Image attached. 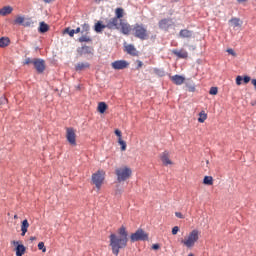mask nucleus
<instances>
[{
	"label": "nucleus",
	"instance_id": "obj_1",
	"mask_svg": "<svg viewBox=\"0 0 256 256\" xmlns=\"http://www.w3.org/2000/svg\"><path fill=\"white\" fill-rule=\"evenodd\" d=\"M120 26L123 35H133L135 39H140V41H147L149 39V31H147L143 24L136 23L131 26L129 23L120 20Z\"/></svg>",
	"mask_w": 256,
	"mask_h": 256
},
{
	"label": "nucleus",
	"instance_id": "obj_2",
	"mask_svg": "<svg viewBox=\"0 0 256 256\" xmlns=\"http://www.w3.org/2000/svg\"><path fill=\"white\" fill-rule=\"evenodd\" d=\"M118 235L115 234L110 235V247L112 249V253L114 255H119L120 249H125L127 247V243H129V233L127 232V228L125 226H121L118 229Z\"/></svg>",
	"mask_w": 256,
	"mask_h": 256
},
{
	"label": "nucleus",
	"instance_id": "obj_3",
	"mask_svg": "<svg viewBox=\"0 0 256 256\" xmlns=\"http://www.w3.org/2000/svg\"><path fill=\"white\" fill-rule=\"evenodd\" d=\"M115 175L117 176L118 183H122V181H127L131 179V175H133V170L127 166H122L115 170Z\"/></svg>",
	"mask_w": 256,
	"mask_h": 256
},
{
	"label": "nucleus",
	"instance_id": "obj_4",
	"mask_svg": "<svg viewBox=\"0 0 256 256\" xmlns=\"http://www.w3.org/2000/svg\"><path fill=\"white\" fill-rule=\"evenodd\" d=\"M91 183L95 185L97 191H101V187H103V183H105V170H98L93 173Z\"/></svg>",
	"mask_w": 256,
	"mask_h": 256
},
{
	"label": "nucleus",
	"instance_id": "obj_5",
	"mask_svg": "<svg viewBox=\"0 0 256 256\" xmlns=\"http://www.w3.org/2000/svg\"><path fill=\"white\" fill-rule=\"evenodd\" d=\"M199 241V230L194 229L192 230L188 237L181 241L185 245V247H188V249H191V247H195V243Z\"/></svg>",
	"mask_w": 256,
	"mask_h": 256
},
{
	"label": "nucleus",
	"instance_id": "obj_6",
	"mask_svg": "<svg viewBox=\"0 0 256 256\" xmlns=\"http://www.w3.org/2000/svg\"><path fill=\"white\" fill-rule=\"evenodd\" d=\"M149 239V235L145 233V231L139 228L135 233L130 235L131 243H135L137 241H147Z\"/></svg>",
	"mask_w": 256,
	"mask_h": 256
},
{
	"label": "nucleus",
	"instance_id": "obj_7",
	"mask_svg": "<svg viewBox=\"0 0 256 256\" xmlns=\"http://www.w3.org/2000/svg\"><path fill=\"white\" fill-rule=\"evenodd\" d=\"M66 139L72 147H77V134L75 133V128H66Z\"/></svg>",
	"mask_w": 256,
	"mask_h": 256
},
{
	"label": "nucleus",
	"instance_id": "obj_8",
	"mask_svg": "<svg viewBox=\"0 0 256 256\" xmlns=\"http://www.w3.org/2000/svg\"><path fill=\"white\" fill-rule=\"evenodd\" d=\"M121 21H123V19H119V18H110L109 20H106V29H117L121 31Z\"/></svg>",
	"mask_w": 256,
	"mask_h": 256
},
{
	"label": "nucleus",
	"instance_id": "obj_9",
	"mask_svg": "<svg viewBox=\"0 0 256 256\" xmlns=\"http://www.w3.org/2000/svg\"><path fill=\"white\" fill-rule=\"evenodd\" d=\"M33 66H34V69H36V72L39 74L45 73V69H47V66L45 65V60L41 58H34Z\"/></svg>",
	"mask_w": 256,
	"mask_h": 256
},
{
	"label": "nucleus",
	"instance_id": "obj_10",
	"mask_svg": "<svg viewBox=\"0 0 256 256\" xmlns=\"http://www.w3.org/2000/svg\"><path fill=\"white\" fill-rule=\"evenodd\" d=\"M159 29L162 31H169L171 27H173V19L172 18H163L158 22Z\"/></svg>",
	"mask_w": 256,
	"mask_h": 256
},
{
	"label": "nucleus",
	"instance_id": "obj_11",
	"mask_svg": "<svg viewBox=\"0 0 256 256\" xmlns=\"http://www.w3.org/2000/svg\"><path fill=\"white\" fill-rule=\"evenodd\" d=\"M112 67L116 71H121V70L127 69V67H129V62H127L126 60H116L112 63Z\"/></svg>",
	"mask_w": 256,
	"mask_h": 256
},
{
	"label": "nucleus",
	"instance_id": "obj_12",
	"mask_svg": "<svg viewBox=\"0 0 256 256\" xmlns=\"http://www.w3.org/2000/svg\"><path fill=\"white\" fill-rule=\"evenodd\" d=\"M124 51L128 53V55H131V57H139V51H137V48H135L133 44L125 46Z\"/></svg>",
	"mask_w": 256,
	"mask_h": 256
},
{
	"label": "nucleus",
	"instance_id": "obj_13",
	"mask_svg": "<svg viewBox=\"0 0 256 256\" xmlns=\"http://www.w3.org/2000/svg\"><path fill=\"white\" fill-rule=\"evenodd\" d=\"M172 54L175 55V57H178V59H188L189 57V53H187L185 49L173 50Z\"/></svg>",
	"mask_w": 256,
	"mask_h": 256
},
{
	"label": "nucleus",
	"instance_id": "obj_14",
	"mask_svg": "<svg viewBox=\"0 0 256 256\" xmlns=\"http://www.w3.org/2000/svg\"><path fill=\"white\" fill-rule=\"evenodd\" d=\"M179 37L181 39H193V31L189 29H182L179 32Z\"/></svg>",
	"mask_w": 256,
	"mask_h": 256
},
{
	"label": "nucleus",
	"instance_id": "obj_15",
	"mask_svg": "<svg viewBox=\"0 0 256 256\" xmlns=\"http://www.w3.org/2000/svg\"><path fill=\"white\" fill-rule=\"evenodd\" d=\"M170 81H172L174 85H183V83H185V77L176 74L170 77Z\"/></svg>",
	"mask_w": 256,
	"mask_h": 256
},
{
	"label": "nucleus",
	"instance_id": "obj_16",
	"mask_svg": "<svg viewBox=\"0 0 256 256\" xmlns=\"http://www.w3.org/2000/svg\"><path fill=\"white\" fill-rule=\"evenodd\" d=\"M79 55H92L93 54V48L89 46H82L78 50Z\"/></svg>",
	"mask_w": 256,
	"mask_h": 256
},
{
	"label": "nucleus",
	"instance_id": "obj_17",
	"mask_svg": "<svg viewBox=\"0 0 256 256\" xmlns=\"http://www.w3.org/2000/svg\"><path fill=\"white\" fill-rule=\"evenodd\" d=\"M161 161L163 163V165H173V162L171 161V159H169V152L164 151L162 156H161Z\"/></svg>",
	"mask_w": 256,
	"mask_h": 256
},
{
	"label": "nucleus",
	"instance_id": "obj_18",
	"mask_svg": "<svg viewBox=\"0 0 256 256\" xmlns=\"http://www.w3.org/2000/svg\"><path fill=\"white\" fill-rule=\"evenodd\" d=\"M249 81H251V77L249 76H237L236 77V84L237 85H242V83H244L245 85H247V83H249Z\"/></svg>",
	"mask_w": 256,
	"mask_h": 256
},
{
	"label": "nucleus",
	"instance_id": "obj_19",
	"mask_svg": "<svg viewBox=\"0 0 256 256\" xmlns=\"http://www.w3.org/2000/svg\"><path fill=\"white\" fill-rule=\"evenodd\" d=\"M12 13H13V7L11 6H4L2 9H0V15H2V17L11 15Z\"/></svg>",
	"mask_w": 256,
	"mask_h": 256
},
{
	"label": "nucleus",
	"instance_id": "obj_20",
	"mask_svg": "<svg viewBox=\"0 0 256 256\" xmlns=\"http://www.w3.org/2000/svg\"><path fill=\"white\" fill-rule=\"evenodd\" d=\"M91 67V64L88 62L85 63H78L75 65V71H85V69H89Z\"/></svg>",
	"mask_w": 256,
	"mask_h": 256
},
{
	"label": "nucleus",
	"instance_id": "obj_21",
	"mask_svg": "<svg viewBox=\"0 0 256 256\" xmlns=\"http://www.w3.org/2000/svg\"><path fill=\"white\" fill-rule=\"evenodd\" d=\"M28 229H29V221L27 219H25L22 221V224H21V232H22L21 236L22 237H25Z\"/></svg>",
	"mask_w": 256,
	"mask_h": 256
},
{
	"label": "nucleus",
	"instance_id": "obj_22",
	"mask_svg": "<svg viewBox=\"0 0 256 256\" xmlns=\"http://www.w3.org/2000/svg\"><path fill=\"white\" fill-rule=\"evenodd\" d=\"M125 15V10L123 8H116L115 9V18L119 19L121 21V19H123Z\"/></svg>",
	"mask_w": 256,
	"mask_h": 256
},
{
	"label": "nucleus",
	"instance_id": "obj_23",
	"mask_svg": "<svg viewBox=\"0 0 256 256\" xmlns=\"http://www.w3.org/2000/svg\"><path fill=\"white\" fill-rule=\"evenodd\" d=\"M10 44H11V39H9V37L0 38V47L2 48L9 47Z\"/></svg>",
	"mask_w": 256,
	"mask_h": 256
},
{
	"label": "nucleus",
	"instance_id": "obj_24",
	"mask_svg": "<svg viewBox=\"0 0 256 256\" xmlns=\"http://www.w3.org/2000/svg\"><path fill=\"white\" fill-rule=\"evenodd\" d=\"M26 248L23 244H18L16 246V256H23L25 255Z\"/></svg>",
	"mask_w": 256,
	"mask_h": 256
},
{
	"label": "nucleus",
	"instance_id": "obj_25",
	"mask_svg": "<svg viewBox=\"0 0 256 256\" xmlns=\"http://www.w3.org/2000/svg\"><path fill=\"white\" fill-rule=\"evenodd\" d=\"M103 29H107V24L104 25L101 22H97L94 26V30L96 31V33H101Z\"/></svg>",
	"mask_w": 256,
	"mask_h": 256
},
{
	"label": "nucleus",
	"instance_id": "obj_26",
	"mask_svg": "<svg viewBox=\"0 0 256 256\" xmlns=\"http://www.w3.org/2000/svg\"><path fill=\"white\" fill-rule=\"evenodd\" d=\"M107 103L105 102H100L98 104V108H97V111L101 113V115H103V113H105L107 111Z\"/></svg>",
	"mask_w": 256,
	"mask_h": 256
},
{
	"label": "nucleus",
	"instance_id": "obj_27",
	"mask_svg": "<svg viewBox=\"0 0 256 256\" xmlns=\"http://www.w3.org/2000/svg\"><path fill=\"white\" fill-rule=\"evenodd\" d=\"M231 27L235 29V27H241V19L239 18H232L230 19Z\"/></svg>",
	"mask_w": 256,
	"mask_h": 256
},
{
	"label": "nucleus",
	"instance_id": "obj_28",
	"mask_svg": "<svg viewBox=\"0 0 256 256\" xmlns=\"http://www.w3.org/2000/svg\"><path fill=\"white\" fill-rule=\"evenodd\" d=\"M49 31V26L45 22L40 23L39 32L40 33H47Z\"/></svg>",
	"mask_w": 256,
	"mask_h": 256
},
{
	"label": "nucleus",
	"instance_id": "obj_29",
	"mask_svg": "<svg viewBox=\"0 0 256 256\" xmlns=\"http://www.w3.org/2000/svg\"><path fill=\"white\" fill-rule=\"evenodd\" d=\"M207 120V113H205V111H201L199 113V118H198V122L199 123H205V121Z\"/></svg>",
	"mask_w": 256,
	"mask_h": 256
},
{
	"label": "nucleus",
	"instance_id": "obj_30",
	"mask_svg": "<svg viewBox=\"0 0 256 256\" xmlns=\"http://www.w3.org/2000/svg\"><path fill=\"white\" fill-rule=\"evenodd\" d=\"M204 185H213V177L205 176L203 179Z\"/></svg>",
	"mask_w": 256,
	"mask_h": 256
},
{
	"label": "nucleus",
	"instance_id": "obj_31",
	"mask_svg": "<svg viewBox=\"0 0 256 256\" xmlns=\"http://www.w3.org/2000/svg\"><path fill=\"white\" fill-rule=\"evenodd\" d=\"M154 73H155L158 77H165V71H164L163 69L154 68Z\"/></svg>",
	"mask_w": 256,
	"mask_h": 256
},
{
	"label": "nucleus",
	"instance_id": "obj_32",
	"mask_svg": "<svg viewBox=\"0 0 256 256\" xmlns=\"http://www.w3.org/2000/svg\"><path fill=\"white\" fill-rule=\"evenodd\" d=\"M25 21V18L21 17V16H17L16 19L14 20V24L15 25H23Z\"/></svg>",
	"mask_w": 256,
	"mask_h": 256
},
{
	"label": "nucleus",
	"instance_id": "obj_33",
	"mask_svg": "<svg viewBox=\"0 0 256 256\" xmlns=\"http://www.w3.org/2000/svg\"><path fill=\"white\" fill-rule=\"evenodd\" d=\"M78 41L80 42V43H91V38H89V37H87V36H81L79 39H78Z\"/></svg>",
	"mask_w": 256,
	"mask_h": 256
},
{
	"label": "nucleus",
	"instance_id": "obj_34",
	"mask_svg": "<svg viewBox=\"0 0 256 256\" xmlns=\"http://www.w3.org/2000/svg\"><path fill=\"white\" fill-rule=\"evenodd\" d=\"M118 143L121 145V151H125V149H127V143H125L122 138H118Z\"/></svg>",
	"mask_w": 256,
	"mask_h": 256
},
{
	"label": "nucleus",
	"instance_id": "obj_35",
	"mask_svg": "<svg viewBox=\"0 0 256 256\" xmlns=\"http://www.w3.org/2000/svg\"><path fill=\"white\" fill-rule=\"evenodd\" d=\"M38 249L42 251V253H45V251H47V248L45 247V243L43 242L38 243Z\"/></svg>",
	"mask_w": 256,
	"mask_h": 256
},
{
	"label": "nucleus",
	"instance_id": "obj_36",
	"mask_svg": "<svg viewBox=\"0 0 256 256\" xmlns=\"http://www.w3.org/2000/svg\"><path fill=\"white\" fill-rule=\"evenodd\" d=\"M218 92H219V90H218L217 87H211L210 91H209V94L210 95H217Z\"/></svg>",
	"mask_w": 256,
	"mask_h": 256
},
{
	"label": "nucleus",
	"instance_id": "obj_37",
	"mask_svg": "<svg viewBox=\"0 0 256 256\" xmlns=\"http://www.w3.org/2000/svg\"><path fill=\"white\" fill-rule=\"evenodd\" d=\"M64 33H68V35L70 36V37H73L74 35H75V30H70L69 28H66L65 30H64Z\"/></svg>",
	"mask_w": 256,
	"mask_h": 256
},
{
	"label": "nucleus",
	"instance_id": "obj_38",
	"mask_svg": "<svg viewBox=\"0 0 256 256\" xmlns=\"http://www.w3.org/2000/svg\"><path fill=\"white\" fill-rule=\"evenodd\" d=\"M177 233H179V226H174L172 228V235H177Z\"/></svg>",
	"mask_w": 256,
	"mask_h": 256
},
{
	"label": "nucleus",
	"instance_id": "obj_39",
	"mask_svg": "<svg viewBox=\"0 0 256 256\" xmlns=\"http://www.w3.org/2000/svg\"><path fill=\"white\" fill-rule=\"evenodd\" d=\"M31 64L33 65V59L31 60V58H26L24 65H31Z\"/></svg>",
	"mask_w": 256,
	"mask_h": 256
},
{
	"label": "nucleus",
	"instance_id": "obj_40",
	"mask_svg": "<svg viewBox=\"0 0 256 256\" xmlns=\"http://www.w3.org/2000/svg\"><path fill=\"white\" fill-rule=\"evenodd\" d=\"M227 53H229V55H232V57H237V54L235 53V51L233 49H228Z\"/></svg>",
	"mask_w": 256,
	"mask_h": 256
},
{
	"label": "nucleus",
	"instance_id": "obj_41",
	"mask_svg": "<svg viewBox=\"0 0 256 256\" xmlns=\"http://www.w3.org/2000/svg\"><path fill=\"white\" fill-rule=\"evenodd\" d=\"M189 93H195V86H187Z\"/></svg>",
	"mask_w": 256,
	"mask_h": 256
},
{
	"label": "nucleus",
	"instance_id": "obj_42",
	"mask_svg": "<svg viewBox=\"0 0 256 256\" xmlns=\"http://www.w3.org/2000/svg\"><path fill=\"white\" fill-rule=\"evenodd\" d=\"M114 133L118 137V139H121V130L116 129Z\"/></svg>",
	"mask_w": 256,
	"mask_h": 256
},
{
	"label": "nucleus",
	"instance_id": "obj_43",
	"mask_svg": "<svg viewBox=\"0 0 256 256\" xmlns=\"http://www.w3.org/2000/svg\"><path fill=\"white\" fill-rule=\"evenodd\" d=\"M175 215L178 217V219H184V216L181 212H176Z\"/></svg>",
	"mask_w": 256,
	"mask_h": 256
},
{
	"label": "nucleus",
	"instance_id": "obj_44",
	"mask_svg": "<svg viewBox=\"0 0 256 256\" xmlns=\"http://www.w3.org/2000/svg\"><path fill=\"white\" fill-rule=\"evenodd\" d=\"M137 69H141V67H143V62H141V60H137Z\"/></svg>",
	"mask_w": 256,
	"mask_h": 256
},
{
	"label": "nucleus",
	"instance_id": "obj_45",
	"mask_svg": "<svg viewBox=\"0 0 256 256\" xmlns=\"http://www.w3.org/2000/svg\"><path fill=\"white\" fill-rule=\"evenodd\" d=\"M159 244H153L152 245V249H154L155 251H157V249H159Z\"/></svg>",
	"mask_w": 256,
	"mask_h": 256
},
{
	"label": "nucleus",
	"instance_id": "obj_46",
	"mask_svg": "<svg viewBox=\"0 0 256 256\" xmlns=\"http://www.w3.org/2000/svg\"><path fill=\"white\" fill-rule=\"evenodd\" d=\"M74 33H81V28L80 27L76 28V30H74Z\"/></svg>",
	"mask_w": 256,
	"mask_h": 256
},
{
	"label": "nucleus",
	"instance_id": "obj_47",
	"mask_svg": "<svg viewBox=\"0 0 256 256\" xmlns=\"http://www.w3.org/2000/svg\"><path fill=\"white\" fill-rule=\"evenodd\" d=\"M30 241H37V237L31 236V237H30Z\"/></svg>",
	"mask_w": 256,
	"mask_h": 256
},
{
	"label": "nucleus",
	"instance_id": "obj_48",
	"mask_svg": "<svg viewBox=\"0 0 256 256\" xmlns=\"http://www.w3.org/2000/svg\"><path fill=\"white\" fill-rule=\"evenodd\" d=\"M238 3H247V0H237Z\"/></svg>",
	"mask_w": 256,
	"mask_h": 256
},
{
	"label": "nucleus",
	"instance_id": "obj_49",
	"mask_svg": "<svg viewBox=\"0 0 256 256\" xmlns=\"http://www.w3.org/2000/svg\"><path fill=\"white\" fill-rule=\"evenodd\" d=\"M252 85H254V87H256V79H252Z\"/></svg>",
	"mask_w": 256,
	"mask_h": 256
},
{
	"label": "nucleus",
	"instance_id": "obj_50",
	"mask_svg": "<svg viewBox=\"0 0 256 256\" xmlns=\"http://www.w3.org/2000/svg\"><path fill=\"white\" fill-rule=\"evenodd\" d=\"M44 1V3H51V2H53V0H43Z\"/></svg>",
	"mask_w": 256,
	"mask_h": 256
},
{
	"label": "nucleus",
	"instance_id": "obj_51",
	"mask_svg": "<svg viewBox=\"0 0 256 256\" xmlns=\"http://www.w3.org/2000/svg\"><path fill=\"white\" fill-rule=\"evenodd\" d=\"M172 3H178L179 0H171Z\"/></svg>",
	"mask_w": 256,
	"mask_h": 256
},
{
	"label": "nucleus",
	"instance_id": "obj_52",
	"mask_svg": "<svg viewBox=\"0 0 256 256\" xmlns=\"http://www.w3.org/2000/svg\"><path fill=\"white\" fill-rule=\"evenodd\" d=\"M14 219H19V216H17V214H15Z\"/></svg>",
	"mask_w": 256,
	"mask_h": 256
},
{
	"label": "nucleus",
	"instance_id": "obj_53",
	"mask_svg": "<svg viewBox=\"0 0 256 256\" xmlns=\"http://www.w3.org/2000/svg\"><path fill=\"white\" fill-rule=\"evenodd\" d=\"M13 245H17L19 242L12 241Z\"/></svg>",
	"mask_w": 256,
	"mask_h": 256
},
{
	"label": "nucleus",
	"instance_id": "obj_54",
	"mask_svg": "<svg viewBox=\"0 0 256 256\" xmlns=\"http://www.w3.org/2000/svg\"><path fill=\"white\" fill-rule=\"evenodd\" d=\"M96 3H101V0H95Z\"/></svg>",
	"mask_w": 256,
	"mask_h": 256
},
{
	"label": "nucleus",
	"instance_id": "obj_55",
	"mask_svg": "<svg viewBox=\"0 0 256 256\" xmlns=\"http://www.w3.org/2000/svg\"><path fill=\"white\" fill-rule=\"evenodd\" d=\"M188 256H195V255H193V253H190Z\"/></svg>",
	"mask_w": 256,
	"mask_h": 256
}]
</instances>
